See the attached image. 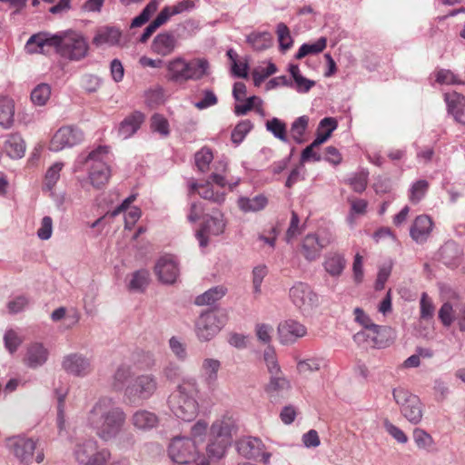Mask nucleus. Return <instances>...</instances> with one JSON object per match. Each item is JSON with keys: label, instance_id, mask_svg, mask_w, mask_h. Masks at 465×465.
<instances>
[{"label": "nucleus", "instance_id": "nucleus-1", "mask_svg": "<svg viewBox=\"0 0 465 465\" xmlns=\"http://www.w3.org/2000/svg\"><path fill=\"white\" fill-rule=\"evenodd\" d=\"M127 415L112 397H100L89 410L85 424L104 442L114 441L118 449L128 450L135 444L134 432L125 427Z\"/></svg>", "mask_w": 465, "mask_h": 465}, {"label": "nucleus", "instance_id": "nucleus-2", "mask_svg": "<svg viewBox=\"0 0 465 465\" xmlns=\"http://www.w3.org/2000/svg\"><path fill=\"white\" fill-rule=\"evenodd\" d=\"M198 384L194 379L183 380L168 398L172 413L183 421L193 420L199 413Z\"/></svg>", "mask_w": 465, "mask_h": 465}, {"label": "nucleus", "instance_id": "nucleus-3", "mask_svg": "<svg viewBox=\"0 0 465 465\" xmlns=\"http://www.w3.org/2000/svg\"><path fill=\"white\" fill-rule=\"evenodd\" d=\"M204 205H192L188 220L192 223L202 219L201 228L195 233L199 245L203 248L208 245L209 235H220L225 229L223 214L216 208L206 211Z\"/></svg>", "mask_w": 465, "mask_h": 465}, {"label": "nucleus", "instance_id": "nucleus-4", "mask_svg": "<svg viewBox=\"0 0 465 465\" xmlns=\"http://www.w3.org/2000/svg\"><path fill=\"white\" fill-rule=\"evenodd\" d=\"M166 78L174 83H185L190 80H200L206 74L209 63L204 58L185 60L177 56L165 64Z\"/></svg>", "mask_w": 465, "mask_h": 465}, {"label": "nucleus", "instance_id": "nucleus-5", "mask_svg": "<svg viewBox=\"0 0 465 465\" xmlns=\"http://www.w3.org/2000/svg\"><path fill=\"white\" fill-rule=\"evenodd\" d=\"M38 440L25 434L9 437L5 447L9 453L22 465L34 462L42 463L45 460L44 450L37 446Z\"/></svg>", "mask_w": 465, "mask_h": 465}, {"label": "nucleus", "instance_id": "nucleus-6", "mask_svg": "<svg viewBox=\"0 0 465 465\" xmlns=\"http://www.w3.org/2000/svg\"><path fill=\"white\" fill-rule=\"evenodd\" d=\"M73 457L79 465H105L111 459L107 448H99L94 437L77 440L73 447Z\"/></svg>", "mask_w": 465, "mask_h": 465}, {"label": "nucleus", "instance_id": "nucleus-7", "mask_svg": "<svg viewBox=\"0 0 465 465\" xmlns=\"http://www.w3.org/2000/svg\"><path fill=\"white\" fill-rule=\"evenodd\" d=\"M58 35L56 52L63 57L70 60L84 58L88 51V45L84 37L74 31H66Z\"/></svg>", "mask_w": 465, "mask_h": 465}, {"label": "nucleus", "instance_id": "nucleus-8", "mask_svg": "<svg viewBox=\"0 0 465 465\" xmlns=\"http://www.w3.org/2000/svg\"><path fill=\"white\" fill-rule=\"evenodd\" d=\"M226 315L223 312L210 310L203 312L196 321L195 332L201 341H211L224 326Z\"/></svg>", "mask_w": 465, "mask_h": 465}, {"label": "nucleus", "instance_id": "nucleus-9", "mask_svg": "<svg viewBox=\"0 0 465 465\" xmlns=\"http://www.w3.org/2000/svg\"><path fill=\"white\" fill-rule=\"evenodd\" d=\"M158 390L157 378L153 374L138 375L124 389V397L131 403L137 401H147L152 398Z\"/></svg>", "mask_w": 465, "mask_h": 465}, {"label": "nucleus", "instance_id": "nucleus-10", "mask_svg": "<svg viewBox=\"0 0 465 465\" xmlns=\"http://www.w3.org/2000/svg\"><path fill=\"white\" fill-rule=\"evenodd\" d=\"M168 455L178 464H190L196 461L200 456L198 446L186 436H176L168 446Z\"/></svg>", "mask_w": 465, "mask_h": 465}, {"label": "nucleus", "instance_id": "nucleus-11", "mask_svg": "<svg viewBox=\"0 0 465 465\" xmlns=\"http://www.w3.org/2000/svg\"><path fill=\"white\" fill-rule=\"evenodd\" d=\"M289 298L292 303L303 314L311 313L320 303L318 294L310 284L304 282L293 283L289 290Z\"/></svg>", "mask_w": 465, "mask_h": 465}, {"label": "nucleus", "instance_id": "nucleus-12", "mask_svg": "<svg viewBox=\"0 0 465 465\" xmlns=\"http://www.w3.org/2000/svg\"><path fill=\"white\" fill-rule=\"evenodd\" d=\"M393 398L401 407L402 415L411 423L417 424L421 420V403L416 395L411 394L403 388L393 390Z\"/></svg>", "mask_w": 465, "mask_h": 465}, {"label": "nucleus", "instance_id": "nucleus-13", "mask_svg": "<svg viewBox=\"0 0 465 465\" xmlns=\"http://www.w3.org/2000/svg\"><path fill=\"white\" fill-rule=\"evenodd\" d=\"M237 452L247 460H259L263 464H269L272 453L265 450V445L257 437H242L236 441Z\"/></svg>", "mask_w": 465, "mask_h": 465}, {"label": "nucleus", "instance_id": "nucleus-14", "mask_svg": "<svg viewBox=\"0 0 465 465\" xmlns=\"http://www.w3.org/2000/svg\"><path fill=\"white\" fill-rule=\"evenodd\" d=\"M84 140V133L73 126L60 127L52 136L48 148L52 152H60L79 144Z\"/></svg>", "mask_w": 465, "mask_h": 465}, {"label": "nucleus", "instance_id": "nucleus-15", "mask_svg": "<svg viewBox=\"0 0 465 465\" xmlns=\"http://www.w3.org/2000/svg\"><path fill=\"white\" fill-rule=\"evenodd\" d=\"M61 365L67 374L79 378L90 375L94 370L92 359L80 352L64 355Z\"/></svg>", "mask_w": 465, "mask_h": 465}, {"label": "nucleus", "instance_id": "nucleus-16", "mask_svg": "<svg viewBox=\"0 0 465 465\" xmlns=\"http://www.w3.org/2000/svg\"><path fill=\"white\" fill-rule=\"evenodd\" d=\"M438 317L444 327L449 328L456 322L460 331H465V302L454 309L450 302H445L438 312Z\"/></svg>", "mask_w": 465, "mask_h": 465}, {"label": "nucleus", "instance_id": "nucleus-17", "mask_svg": "<svg viewBox=\"0 0 465 465\" xmlns=\"http://www.w3.org/2000/svg\"><path fill=\"white\" fill-rule=\"evenodd\" d=\"M159 280L167 284L173 283L179 276V266L176 257L171 254L162 256L154 267Z\"/></svg>", "mask_w": 465, "mask_h": 465}, {"label": "nucleus", "instance_id": "nucleus-18", "mask_svg": "<svg viewBox=\"0 0 465 465\" xmlns=\"http://www.w3.org/2000/svg\"><path fill=\"white\" fill-rule=\"evenodd\" d=\"M306 327L294 320H287L278 326L280 342L283 345L294 343L298 339L306 335Z\"/></svg>", "mask_w": 465, "mask_h": 465}, {"label": "nucleus", "instance_id": "nucleus-19", "mask_svg": "<svg viewBox=\"0 0 465 465\" xmlns=\"http://www.w3.org/2000/svg\"><path fill=\"white\" fill-rule=\"evenodd\" d=\"M387 331V327L381 325L380 330H375V332L368 328H363L362 331H360L353 335V341L357 344L362 346L383 348L387 346V341L384 339V334Z\"/></svg>", "mask_w": 465, "mask_h": 465}, {"label": "nucleus", "instance_id": "nucleus-20", "mask_svg": "<svg viewBox=\"0 0 465 465\" xmlns=\"http://www.w3.org/2000/svg\"><path fill=\"white\" fill-rule=\"evenodd\" d=\"M178 45L175 35L171 32L158 34L151 44V51L161 56L170 55Z\"/></svg>", "mask_w": 465, "mask_h": 465}, {"label": "nucleus", "instance_id": "nucleus-21", "mask_svg": "<svg viewBox=\"0 0 465 465\" xmlns=\"http://www.w3.org/2000/svg\"><path fill=\"white\" fill-rule=\"evenodd\" d=\"M58 35H50L47 32H40L33 35L25 44L28 54H43L45 46H53L58 44Z\"/></svg>", "mask_w": 465, "mask_h": 465}, {"label": "nucleus", "instance_id": "nucleus-22", "mask_svg": "<svg viewBox=\"0 0 465 465\" xmlns=\"http://www.w3.org/2000/svg\"><path fill=\"white\" fill-rule=\"evenodd\" d=\"M235 420L232 416L223 415L213 422L210 427V434L213 437L220 438L232 442V432L235 431Z\"/></svg>", "mask_w": 465, "mask_h": 465}, {"label": "nucleus", "instance_id": "nucleus-23", "mask_svg": "<svg viewBox=\"0 0 465 465\" xmlns=\"http://www.w3.org/2000/svg\"><path fill=\"white\" fill-rule=\"evenodd\" d=\"M347 261L343 253L337 251L329 252L324 255L322 267L332 278H339L345 270Z\"/></svg>", "mask_w": 465, "mask_h": 465}, {"label": "nucleus", "instance_id": "nucleus-24", "mask_svg": "<svg viewBox=\"0 0 465 465\" xmlns=\"http://www.w3.org/2000/svg\"><path fill=\"white\" fill-rule=\"evenodd\" d=\"M293 359L296 362V371L302 376L319 371L327 365V361L320 356L301 358L298 355H294Z\"/></svg>", "mask_w": 465, "mask_h": 465}, {"label": "nucleus", "instance_id": "nucleus-25", "mask_svg": "<svg viewBox=\"0 0 465 465\" xmlns=\"http://www.w3.org/2000/svg\"><path fill=\"white\" fill-rule=\"evenodd\" d=\"M111 169L106 162H98L92 163L88 172V178L91 184L100 189L104 187L110 180Z\"/></svg>", "mask_w": 465, "mask_h": 465}, {"label": "nucleus", "instance_id": "nucleus-26", "mask_svg": "<svg viewBox=\"0 0 465 465\" xmlns=\"http://www.w3.org/2000/svg\"><path fill=\"white\" fill-rule=\"evenodd\" d=\"M445 102L449 113L454 116L455 120L465 124V97L456 92L446 93Z\"/></svg>", "mask_w": 465, "mask_h": 465}, {"label": "nucleus", "instance_id": "nucleus-27", "mask_svg": "<svg viewBox=\"0 0 465 465\" xmlns=\"http://www.w3.org/2000/svg\"><path fill=\"white\" fill-rule=\"evenodd\" d=\"M131 422L134 428L140 430H150L159 423L158 416L147 410H137L131 416Z\"/></svg>", "mask_w": 465, "mask_h": 465}, {"label": "nucleus", "instance_id": "nucleus-28", "mask_svg": "<svg viewBox=\"0 0 465 465\" xmlns=\"http://www.w3.org/2000/svg\"><path fill=\"white\" fill-rule=\"evenodd\" d=\"M431 229V219L427 215H420L415 219L411 228V236L416 242L422 243L429 237Z\"/></svg>", "mask_w": 465, "mask_h": 465}, {"label": "nucleus", "instance_id": "nucleus-29", "mask_svg": "<svg viewBox=\"0 0 465 465\" xmlns=\"http://www.w3.org/2000/svg\"><path fill=\"white\" fill-rule=\"evenodd\" d=\"M144 119L145 116L141 112L132 113L121 122L118 129L119 135L124 139L131 137L140 128Z\"/></svg>", "mask_w": 465, "mask_h": 465}, {"label": "nucleus", "instance_id": "nucleus-30", "mask_svg": "<svg viewBox=\"0 0 465 465\" xmlns=\"http://www.w3.org/2000/svg\"><path fill=\"white\" fill-rule=\"evenodd\" d=\"M47 358V349L40 342H34L27 348L25 362L28 367L35 369L45 363Z\"/></svg>", "mask_w": 465, "mask_h": 465}, {"label": "nucleus", "instance_id": "nucleus-31", "mask_svg": "<svg viewBox=\"0 0 465 465\" xmlns=\"http://www.w3.org/2000/svg\"><path fill=\"white\" fill-rule=\"evenodd\" d=\"M322 248L316 233H308L302 241L301 253L307 262H313L321 256Z\"/></svg>", "mask_w": 465, "mask_h": 465}, {"label": "nucleus", "instance_id": "nucleus-32", "mask_svg": "<svg viewBox=\"0 0 465 465\" xmlns=\"http://www.w3.org/2000/svg\"><path fill=\"white\" fill-rule=\"evenodd\" d=\"M121 213L124 214V227L128 230H131L133 225L141 217V210L136 205H117L114 211L108 212L106 215L115 217Z\"/></svg>", "mask_w": 465, "mask_h": 465}, {"label": "nucleus", "instance_id": "nucleus-33", "mask_svg": "<svg viewBox=\"0 0 465 465\" xmlns=\"http://www.w3.org/2000/svg\"><path fill=\"white\" fill-rule=\"evenodd\" d=\"M232 443L228 440L213 437L210 434L209 441L206 445V454L209 459L219 460L226 455Z\"/></svg>", "mask_w": 465, "mask_h": 465}, {"label": "nucleus", "instance_id": "nucleus-34", "mask_svg": "<svg viewBox=\"0 0 465 465\" xmlns=\"http://www.w3.org/2000/svg\"><path fill=\"white\" fill-rule=\"evenodd\" d=\"M220 368L221 362L218 360L213 358H206L203 360L201 373L209 388H213L215 386Z\"/></svg>", "mask_w": 465, "mask_h": 465}, {"label": "nucleus", "instance_id": "nucleus-35", "mask_svg": "<svg viewBox=\"0 0 465 465\" xmlns=\"http://www.w3.org/2000/svg\"><path fill=\"white\" fill-rule=\"evenodd\" d=\"M134 371L131 364L123 362L115 370L112 378V387L115 391L125 389L126 382L133 377Z\"/></svg>", "mask_w": 465, "mask_h": 465}, {"label": "nucleus", "instance_id": "nucleus-36", "mask_svg": "<svg viewBox=\"0 0 465 465\" xmlns=\"http://www.w3.org/2000/svg\"><path fill=\"white\" fill-rule=\"evenodd\" d=\"M121 36L122 33L118 28L104 27L98 30L93 42L95 45H116L119 44Z\"/></svg>", "mask_w": 465, "mask_h": 465}, {"label": "nucleus", "instance_id": "nucleus-37", "mask_svg": "<svg viewBox=\"0 0 465 465\" xmlns=\"http://www.w3.org/2000/svg\"><path fill=\"white\" fill-rule=\"evenodd\" d=\"M190 193H198L204 200L212 201L214 203L223 202V193H214L211 183L207 182L203 184H198L191 182L189 184Z\"/></svg>", "mask_w": 465, "mask_h": 465}, {"label": "nucleus", "instance_id": "nucleus-38", "mask_svg": "<svg viewBox=\"0 0 465 465\" xmlns=\"http://www.w3.org/2000/svg\"><path fill=\"white\" fill-rule=\"evenodd\" d=\"M337 125L338 123L335 118L325 117L321 120L313 145H321L325 143L331 137V133L337 128Z\"/></svg>", "mask_w": 465, "mask_h": 465}, {"label": "nucleus", "instance_id": "nucleus-39", "mask_svg": "<svg viewBox=\"0 0 465 465\" xmlns=\"http://www.w3.org/2000/svg\"><path fill=\"white\" fill-rule=\"evenodd\" d=\"M5 151L13 159L22 158L25 153V144L18 134L10 135L5 142Z\"/></svg>", "mask_w": 465, "mask_h": 465}, {"label": "nucleus", "instance_id": "nucleus-40", "mask_svg": "<svg viewBox=\"0 0 465 465\" xmlns=\"http://www.w3.org/2000/svg\"><path fill=\"white\" fill-rule=\"evenodd\" d=\"M15 104L11 98H0V125L9 128L14 122Z\"/></svg>", "mask_w": 465, "mask_h": 465}, {"label": "nucleus", "instance_id": "nucleus-41", "mask_svg": "<svg viewBox=\"0 0 465 465\" xmlns=\"http://www.w3.org/2000/svg\"><path fill=\"white\" fill-rule=\"evenodd\" d=\"M226 292L227 289L223 285L213 287L203 294L197 296L195 299V303L200 306L213 304L216 301L222 299L226 294Z\"/></svg>", "mask_w": 465, "mask_h": 465}, {"label": "nucleus", "instance_id": "nucleus-42", "mask_svg": "<svg viewBox=\"0 0 465 465\" xmlns=\"http://www.w3.org/2000/svg\"><path fill=\"white\" fill-rule=\"evenodd\" d=\"M64 168L62 162H56L46 171L43 182V191L51 193L60 179V173Z\"/></svg>", "mask_w": 465, "mask_h": 465}, {"label": "nucleus", "instance_id": "nucleus-43", "mask_svg": "<svg viewBox=\"0 0 465 465\" xmlns=\"http://www.w3.org/2000/svg\"><path fill=\"white\" fill-rule=\"evenodd\" d=\"M150 281V273L147 270L142 269L132 273L131 279L127 284L128 290L131 292H143L148 286Z\"/></svg>", "mask_w": 465, "mask_h": 465}, {"label": "nucleus", "instance_id": "nucleus-44", "mask_svg": "<svg viewBox=\"0 0 465 465\" xmlns=\"http://www.w3.org/2000/svg\"><path fill=\"white\" fill-rule=\"evenodd\" d=\"M255 110L261 115H263L262 100L258 96H251L246 99L244 104H236L234 112L237 115H244L249 111Z\"/></svg>", "mask_w": 465, "mask_h": 465}, {"label": "nucleus", "instance_id": "nucleus-45", "mask_svg": "<svg viewBox=\"0 0 465 465\" xmlns=\"http://www.w3.org/2000/svg\"><path fill=\"white\" fill-rule=\"evenodd\" d=\"M109 154V147L106 145H99L97 148L93 150L86 156L79 155L77 162L84 165L89 161L92 163H97L98 162H106Z\"/></svg>", "mask_w": 465, "mask_h": 465}, {"label": "nucleus", "instance_id": "nucleus-46", "mask_svg": "<svg viewBox=\"0 0 465 465\" xmlns=\"http://www.w3.org/2000/svg\"><path fill=\"white\" fill-rule=\"evenodd\" d=\"M291 388V383L283 375H272L269 383L266 386V391L268 393L280 394L288 391Z\"/></svg>", "mask_w": 465, "mask_h": 465}, {"label": "nucleus", "instance_id": "nucleus-47", "mask_svg": "<svg viewBox=\"0 0 465 465\" xmlns=\"http://www.w3.org/2000/svg\"><path fill=\"white\" fill-rule=\"evenodd\" d=\"M247 41L257 51H262L272 45V37L268 32L252 33L247 37Z\"/></svg>", "mask_w": 465, "mask_h": 465}, {"label": "nucleus", "instance_id": "nucleus-48", "mask_svg": "<svg viewBox=\"0 0 465 465\" xmlns=\"http://www.w3.org/2000/svg\"><path fill=\"white\" fill-rule=\"evenodd\" d=\"M326 37H321L315 43L312 44H303L299 48L295 57L296 59H302L308 54H319L326 48Z\"/></svg>", "mask_w": 465, "mask_h": 465}, {"label": "nucleus", "instance_id": "nucleus-49", "mask_svg": "<svg viewBox=\"0 0 465 465\" xmlns=\"http://www.w3.org/2000/svg\"><path fill=\"white\" fill-rule=\"evenodd\" d=\"M50 96L51 87L47 84H39L31 92V101L37 106L45 105Z\"/></svg>", "mask_w": 465, "mask_h": 465}, {"label": "nucleus", "instance_id": "nucleus-50", "mask_svg": "<svg viewBox=\"0 0 465 465\" xmlns=\"http://www.w3.org/2000/svg\"><path fill=\"white\" fill-rule=\"evenodd\" d=\"M289 71L296 84L298 92L306 93L314 86L315 82L303 77L297 64H291Z\"/></svg>", "mask_w": 465, "mask_h": 465}, {"label": "nucleus", "instance_id": "nucleus-51", "mask_svg": "<svg viewBox=\"0 0 465 465\" xmlns=\"http://www.w3.org/2000/svg\"><path fill=\"white\" fill-rule=\"evenodd\" d=\"M158 5L159 2L157 0L150 1L141 14L133 19L131 27H140L143 25L150 19L151 15L156 12Z\"/></svg>", "mask_w": 465, "mask_h": 465}, {"label": "nucleus", "instance_id": "nucleus-52", "mask_svg": "<svg viewBox=\"0 0 465 465\" xmlns=\"http://www.w3.org/2000/svg\"><path fill=\"white\" fill-rule=\"evenodd\" d=\"M213 160V152L208 147H203L194 155L195 165L202 173H206L209 170L210 163Z\"/></svg>", "mask_w": 465, "mask_h": 465}, {"label": "nucleus", "instance_id": "nucleus-53", "mask_svg": "<svg viewBox=\"0 0 465 465\" xmlns=\"http://www.w3.org/2000/svg\"><path fill=\"white\" fill-rule=\"evenodd\" d=\"M208 423L205 420H199L191 428L192 440L195 442V445L202 444L204 442L207 435Z\"/></svg>", "mask_w": 465, "mask_h": 465}, {"label": "nucleus", "instance_id": "nucleus-54", "mask_svg": "<svg viewBox=\"0 0 465 465\" xmlns=\"http://www.w3.org/2000/svg\"><path fill=\"white\" fill-rule=\"evenodd\" d=\"M263 360L269 373L278 375L282 373L281 367L278 363L275 351L272 347H267L263 352Z\"/></svg>", "mask_w": 465, "mask_h": 465}, {"label": "nucleus", "instance_id": "nucleus-55", "mask_svg": "<svg viewBox=\"0 0 465 465\" xmlns=\"http://www.w3.org/2000/svg\"><path fill=\"white\" fill-rule=\"evenodd\" d=\"M309 118L306 115L297 118L292 124L291 135L297 142H302V136L307 129Z\"/></svg>", "mask_w": 465, "mask_h": 465}, {"label": "nucleus", "instance_id": "nucleus-56", "mask_svg": "<svg viewBox=\"0 0 465 465\" xmlns=\"http://www.w3.org/2000/svg\"><path fill=\"white\" fill-rule=\"evenodd\" d=\"M276 33L281 49L282 51L290 49L293 41L288 26L283 23L278 24Z\"/></svg>", "mask_w": 465, "mask_h": 465}, {"label": "nucleus", "instance_id": "nucleus-57", "mask_svg": "<svg viewBox=\"0 0 465 465\" xmlns=\"http://www.w3.org/2000/svg\"><path fill=\"white\" fill-rule=\"evenodd\" d=\"M266 128L270 131L275 137L280 139L282 142L287 141L286 134V125L278 118H272V120L266 123Z\"/></svg>", "mask_w": 465, "mask_h": 465}, {"label": "nucleus", "instance_id": "nucleus-58", "mask_svg": "<svg viewBox=\"0 0 465 465\" xmlns=\"http://www.w3.org/2000/svg\"><path fill=\"white\" fill-rule=\"evenodd\" d=\"M253 124L250 120L240 122L232 133V140L235 143H241L245 135L252 130Z\"/></svg>", "mask_w": 465, "mask_h": 465}, {"label": "nucleus", "instance_id": "nucleus-59", "mask_svg": "<svg viewBox=\"0 0 465 465\" xmlns=\"http://www.w3.org/2000/svg\"><path fill=\"white\" fill-rule=\"evenodd\" d=\"M429 188V183L425 180H419L414 183L410 190V200L420 202L425 196Z\"/></svg>", "mask_w": 465, "mask_h": 465}, {"label": "nucleus", "instance_id": "nucleus-60", "mask_svg": "<svg viewBox=\"0 0 465 465\" xmlns=\"http://www.w3.org/2000/svg\"><path fill=\"white\" fill-rule=\"evenodd\" d=\"M300 219L298 214L292 211V218L290 225L286 232L285 240L288 243H291L298 235L302 232V228L299 226Z\"/></svg>", "mask_w": 465, "mask_h": 465}, {"label": "nucleus", "instance_id": "nucleus-61", "mask_svg": "<svg viewBox=\"0 0 465 465\" xmlns=\"http://www.w3.org/2000/svg\"><path fill=\"white\" fill-rule=\"evenodd\" d=\"M277 72V67L274 64L269 63L267 67L262 68L261 70H254L252 72V79L255 86H260L262 83Z\"/></svg>", "mask_w": 465, "mask_h": 465}, {"label": "nucleus", "instance_id": "nucleus-62", "mask_svg": "<svg viewBox=\"0 0 465 465\" xmlns=\"http://www.w3.org/2000/svg\"><path fill=\"white\" fill-rule=\"evenodd\" d=\"M420 307L421 319L429 320L433 317L435 307L426 292L421 294Z\"/></svg>", "mask_w": 465, "mask_h": 465}, {"label": "nucleus", "instance_id": "nucleus-63", "mask_svg": "<svg viewBox=\"0 0 465 465\" xmlns=\"http://www.w3.org/2000/svg\"><path fill=\"white\" fill-rule=\"evenodd\" d=\"M151 128L153 132H157L162 135H168L169 124L165 117L161 114H153L151 118Z\"/></svg>", "mask_w": 465, "mask_h": 465}, {"label": "nucleus", "instance_id": "nucleus-64", "mask_svg": "<svg viewBox=\"0 0 465 465\" xmlns=\"http://www.w3.org/2000/svg\"><path fill=\"white\" fill-rule=\"evenodd\" d=\"M53 233V220L50 216H45L40 223L36 234L40 240L46 241Z\"/></svg>", "mask_w": 465, "mask_h": 465}]
</instances>
